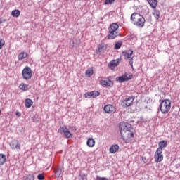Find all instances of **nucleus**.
Listing matches in <instances>:
<instances>
[{
	"instance_id": "nucleus-7",
	"label": "nucleus",
	"mask_w": 180,
	"mask_h": 180,
	"mask_svg": "<svg viewBox=\"0 0 180 180\" xmlns=\"http://www.w3.org/2000/svg\"><path fill=\"white\" fill-rule=\"evenodd\" d=\"M22 77L26 80L32 78V69L30 67L27 66L22 70Z\"/></svg>"
},
{
	"instance_id": "nucleus-14",
	"label": "nucleus",
	"mask_w": 180,
	"mask_h": 180,
	"mask_svg": "<svg viewBox=\"0 0 180 180\" xmlns=\"http://www.w3.org/2000/svg\"><path fill=\"white\" fill-rule=\"evenodd\" d=\"M10 146L13 150H20V143L18 140L12 141Z\"/></svg>"
},
{
	"instance_id": "nucleus-35",
	"label": "nucleus",
	"mask_w": 180,
	"mask_h": 180,
	"mask_svg": "<svg viewBox=\"0 0 180 180\" xmlns=\"http://www.w3.org/2000/svg\"><path fill=\"white\" fill-rule=\"evenodd\" d=\"M15 115H16V116H18V117L22 116V114L20 113V112H16Z\"/></svg>"
},
{
	"instance_id": "nucleus-33",
	"label": "nucleus",
	"mask_w": 180,
	"mask_h": 180,
	"mask_svg": "<svg viewBox=\"0 0 180 180\" xmlns=\"http://www.w3.org/2000/svg\"><path fill=\"white\" fill-rule=\"evenodd\" d=\"M37 179H39V180H44V174H38Z\"/></svg>"
},
{
	"instance_id": "nucleus-37",
	"label": "nucleus",
	"mask_w": 180,
	"mask_h": 180,
	"mask_svg": "<svg viewBox=\"0 0 180 180\" xmlns=\"http://www.w3.org/2000/svg\"><path fill=\"white\" fill-rule=\"evenodd\" d=\"M4 22H5V19L3 20H0V25H1V23H4Z\"/></svg>"
},
{
	"instance_id": "nucleus-29",
	"label": "nucleus",
	"mask_w": 180,
	"mask_h": 180,
	"mask_svg": "<svg viewBox=\"0 0 180 180\" xmlns=\"http://www.w3.org/2000/svg\"><path fill=\"white\" fill-rule=\"evenodd\" d=\"M63 172H64V171L61 168H58V169H55V174L58 176H60V175H61V174H63Z\"/></svg>"
},
{
	"instance_id": "nucleus-38",
	"label": "nucleus",
	"mask_w": 180,
	"mask_h": 180,
	"mask_svg": "<svg viewBox=\"0 0 180 180\" xmlns=\"http://www.w3.org/2000/svg\"><path fill=\"white\" fill-rule=\"evenodd\" d=\"M131 68L133 70H134V68L133 67V64H132V65H131Z\"/></svg>"
},
{
	"instance_id": "nucleus-20",
	"label": "nucleus",
	"mask_w": 180,
	"mask_h": 180,
	"mask_svg": "<svg viewBox=\"0 0 180 180\" xmlns=\"http://www.w3.org/2000/svg\"><path fill=\"white\" fill-rule=\"evenodd\" d=\"M19 89L23 92H26V91H29V86L25 83H22L19 85Z\"/></svg>"
},
{
	"instance_id": "nucleus-24",
	"label": "nucleus",
	"mask_w": 180,
	"mask_h": 180,
	"mask_svg": "<svg viewBox=\"0 0 180 180\" xmlns=\"http://www.w3.org/2000/svg\"><path fill=\"white\" fill-rule=\"evenodd\" d=\"M86 144L88 147H94V146H95V139L92 138H89L87 140Z\"/></svg>"
},
{
	"instance_id": "nucleus-19",
	"label": "nucleus",
	"mask_w": 180,
	"mask_h": 180,
	"mask_svg": "<svg viewBox=\"0 0 180 180\" xmlns=\"http://www.w3.org/2000/svg\"><path fill=\"white\" fill-rule=\"evenodd\" d=\"M148 4L153 8V9H155L157 8V5H158V0H147Z\"/></svg>"
},
{
	"instance_id": "nucleus-11",
	"label": "nucleus",
	"mask_w": 180,
	"mask_h": 180,
	"mask_svg": "<svg viewBox=\"0 0 180 180\" xmlns=\"http://www.w3.org/2000/svg\"><path fill=\"white\" fill-rule=\"evenodd\" d=\"M155 160L156 162H161L164 160V155H162V150H156L155 153Z\"/></svg>"
},
{
	"instance_id": "nucleus-4",
	"label": "nucleus",
	"mask_w": 180,
	"mask_h": 180,
	"mask_svg": "<svg viewBox=\"0 0 180 180\" xmlns=\"http://www.w3.org/2000/svg\"><path fill=\"white\" fill-rule=\"evenodd\" d=\"M58 133L63 134L66 139H71L72 137V134H71L67 127H60L58 130Z\"/></svg>"
},
{
	"instance_id": "nucleus-9",
	"label": "nucleus",
	"mask_w": 180,
	"mask_h": 180,
	"mask_svg": "<svg viewBox=\"0 0 180 180\" xmlns=\"http://www.w3.org/2000/svg\"><path fill=\"white\" fill-rule=\"evenodd\" d=\"M133 78V75L127 76V74L125 73L124 75H122L120 77H116V81H118L120 84H122L123 82H126L127 81H130Z\"/></svg>"
},
{
	"instance_id": "nucleus-28",
	"label": "nucleus",
	"mask_w": 180,
	"mask_h": 180,
	"mask_svg": "<svg viewBox=\"0 0 180 180\" xmlns=\"http://www.w3.org/2000/svg\"><path fill=\"white\" fill-rule=\"evenodd\" d=\"M85 74L89 77H92V75H94V69H88L87 70H86Z\"/></svg>"
},
{
	"instance_id": "nucleus-5",
	"label": "nucleus",
	"mask_w": 180,
	"mask_h": 180,
	"mask_svg": "<svg viewBox=\"0 0 180 180\" xmlns=\"http://www.w3.org/2000/svg\"><path fill=\"white\" fill-rule=\"evenodd\" d=\"M134 99H136V97L134 96L127 97L121 103V106H122V108H129V106H131V105H133V102H134Z\"/></svg>"
},
{
	"instance_id": "nucleus-3",
	"label": "nucleus",
	"mask_w": 180,
	"mask_h": 180,
	"mask_svg": "<svg viewBox=\"0 0 180 180\" xmlns=\"http://www.w3.org/2000/svg\"><path fill=\"white\" fill-rule=\"evenodd\" d=\"M159 102V109L160 110V112L163 115H167L168 112L171 110V100L169 99H165V100H160Z\"/></svg>"
},
{
	"instance_id": "nucleus-8",
	"label": "nucleus",
	"mask_w": 180,
	"mask_h": 180,
	"mask_svg": "<svg viewBox=\"0 0 180 180\" xmlns=\"http://www.w3.org/2000/svg\"><path fill=\"white\" fill-rule=\"evenodd\" d=\"M103 110L105 113H108L109 115H113V113H116V108L112 104H108L105 105Z\"/></svg>"
},
{
	"instance_id": "nucleus-34",
	"label": "nucleus",
	"mask_w": 180,
	"mask_h": 180,
	"mask_svg": "<svg viewBox=\"0 0 180 180\" xmlns=\"http://www.w3.org/2000/svg\"><path fill=\"white\" fill-rule=\"evenodd\" d=\"M96 180H108L106 177H99L98 176H96Z\"/></svg>"
},
{
	"instance_id": "nucleus-10",
	"label": "nucleus",
	"mask_w": 180,
	"mask_h": 180,
	"mask_svg": "<svg viewBox=\"0 0 180 180\" xmlns=\"http://www.w3.org/2000/svg\"><path fill=\"white\" fill-rule=\"evenodd\" d=\"M100 95L101 93L98 91H88L84 94V98L91 99V98H97V96H99Z\"/></svg>"
},
{
	"instance_id": "nucleus-26",
	"label": "nucleus",
	"mask_w": 180,
	"mask_h": 180,
	"mask_svg": "<svg viewBox=\"0 0 180 180\" xmlns=\"http://www.w3.org/2000/svg\"><path fill=\"white\" fill-rule=\"evenodd\" d=\"M153 16H155L156 20H158V19H160V11H158V9L155 8L153 12Z\"/></svg>"
},
{
	"instance_id": "nucleus-22",
	"label": "nucleus",
	"mask_w": 180,
	"mask_h": 180,
	"mask_svg": "<svg viewBox=\"0 0 180 180\" xmlns=\"http://www.w3.org/2000/svg\"><path fill=\"white\" fill-rule=\"evenodd\" d=\"M32 105H33V101L30 98H27L25 101V108H32Z\"/></svg>"
},
{
	"instance_id": "nucleus-18",
	"label": "nucleus",
	"mask_w": 180,
	"mask_h": 180,
	"mask_svg": "<svg viewBox=\"0 0 180 180\" xmlns=\"http://www.w3.org/2000/svg\"><path fill=\"white\" fill-rule=\"evenodd\" d=\"M110 153H111V154H115V153H117V151H119V145L115 144V145H112L110 149H109Z\"/></svg>"
},
{
	"instance_id": "nucleus-6",
	"label": "nucleus",
	"mask_w": 180,
	"mask_h": 180,
	"mask_svg": "<svg viewBox=\"0 0 180 180\" xmlns=\"http://www.w3.org/2000/svg\"><path fill=\"white\" fill-rule=\"evenodd\" d=\"M122 55L125 56V60H129V65L133 64V49H129V51H123Z\"/></svg>"
},
{
	"instance_id": "nucleus-23",
	"label": "nucleus",
	"mask_w": 180,
	"mask_h": 180,
	"mask_svg": "<svg viewBox=\"0 0 180 180\" xmlns=\"http://www.w3.org/2000/svg\"><path fill=\"white\" fill-rule=\"evenodd\" d=\"M26 57H27V53L21 52L18 54V58L19 61H20L22 60H25V58H26Z\"/></svg>"
},
{
	"instance_id": "nucleus-30",
	"label": "nucleus",
	"mask_w": 180,
	"mask_h": 180,
	"mask_svg": "<svg viewBox=\"0 0 180 180\" xmlns=\"http://www.w3.org/2000/svg\"><path fill=\"white\" fill-rule=\"evenodd\" d=\"M23 180H34V175L28 174L26 177L23 179Z\"/></svg>"
},
{
	"instance_id": "nucleus-25",
	"label": "nucleus",
	"mask_w": 180,
	"mask_h": 180,
	"mask_svg": "<svg viewBox=\"0 0 180 180\" xmlns=\"http://www.w3.org/2000/svg\"><path fill=\"white\" fill-rule=\"evenodd\" d=\"M11 15L13 18H19V16H20V11L13 10L11 13Z\"/></svg>"
},
{
	"instance_id": "nucleus-1",
	"label": "nucleus",
	"mask_w": 180,
	"mask_h": 180,
	"mask_svg": "<svg viewBox=\"0 0 180 180\" xmlns=\"http://www.w3.org/2000/svg\"><path fill=\"white\" fill-rule=\"evenodd\" d=\"M120 131L121 137L125 143H130L131 139L134 137V128L128 122L120 124Z\"/></svg>"
},
{
	"instance_id": "nucleus-12",
	"label": "nucleus",
	"mask_w": 180,
	"mask_h": 180,
	"mask_svg": "<svg viewBox=\"0 0 180 180\" xmlns=\"http://www.w3.org/2000/svg\"><path fill=\"white\" fill-rule=\"evenodd\" d=\"M120 63V59L117 58L116 60H112L108 63V67L110 68V70H112L114 71L115 68L119 65Z\"/></svg>"
},
{
	"instance_id": "nucleus-31",
	"label": "nucleus",
	"mask_w": 180,
	"mask_h": 180,
	"mask_svg": "<svg viewBox=\"0 0 180 180\" xmlns=\"http://www.w3.org/2000/svg\"><path fill=\"white\" fill-rule=\"evenodd\" d=\"M115 2V0H105L104 2V5H112Z\"/></svg>"
},
{
	"instance_id": "nucleus-15",
	"label": "nucleus",
	"mask_w": 180,
	"mask_h": 180,
	"mask_svg": "<svg viewBox=\"0 0 180 180\" xmlns=\"http://www.w3.org/2000/svg\"><path fill=\"white\" fill-rule=\"evenodd\" d=\"M101 84L103 86H108V88H112L113 86V85H115L113 82L110 79H109L108 82L107 80H102Z\"/></svg>"
},
{
	"instance_id": "nucleus-16",
	"label": "nucleus",
	"mask_w": 180,
	"mask_h": 180,
	"mask_svg": "<svg viewBox=\"0 0 180 180\" xmlns=\"http://www.w3.org/2000/svg\"><path fill=\"white\" fill-rule=\"evenodd\" d=\"M108 39L109 40H113V39H116L117 36H120V34L119 32H108Z\"/></svg>"
},
{
	"instance_id": "nucleus-13",
	"label": "nucleus",
	"mask_w": 180,
	"mask_h": 180,
	"mask_svg": "<svg viewBox=\"0 0 180 180\" xmlns=\"http://www.w3.org/2000/svg\"><path fill=\"white\" fill-rule=\"evenodd\" d=\"M117 30H119V25L117 22H112L111 25H110L108 32H112V33H119Z\"/></svg>"
},
{
	"instance_id": "nucleus-2",
	"label": "nucleus",
	"mask_w": 180,
	"mask_h": 180,
	"mask_svg": "<svg viewBox=\"0 0 180 180\" xmlns=\"http://www.w3.org/2000/svg\"><path fill=\"white\" fill-rule=\"evenodd\" d=\"M131 20H133L134 22V25L137 26V27H144L146 23V18L143 15L137 13H134L131 15Z\"/></svg>"
},
{
	"instance_id": "nucleus-32",
	"label": "nucleus",
	"mask_w": 180,
	"mask_h": 180,
	"mask_svg": "<svg viewBox=\"0 0 180 180\" xmlns=\"http://www.w3.org/2000/svg\"><path fill=\"white\" fill-rule=\"evenodd\" d=\"M5 46V40L2 38H0V50Z\"/></svg>"
},
{
	"instance_id": "nucleus-27",
	"label": "nucleus",
	"mask_w": 180,
	"mask_h": 180,
	"mask_svg": "<svg viewBox=\"0 0 180 180\" xmlns=\"http://www.w3.org/2000/svg\"><path fill=\"white\" fill-rule=\"evenodd\" d=\"M123 44V42H122V41H118L114 46L115 50H119V49H120V47H122V45Z\"/></svg>"
},
{
	"instance_id": "nucleus-39",
	"label": "nucleus",
	"mask_w": 180,
	"mask_h": 180,
	"mask_svg": "<svg viewBox=\"0 0 180 180\" xmlns=\"http://www.w3.org/2000/svg\"><path fill=\"white\" fill-rule=\"evenodd\" d=\"M142 158V160H144V158Z\"/></svg>"
},
{
	"instance_id": "nucleus-36",
	"label": "nucleus",
	"mask_w": 180,
	"mask_h": 180,
	"mask_svg": "<svg viewBox=\"0 0 180 180\" xmlns=\"http://www.w3.org/2000/svg\"><path fill=\"white\" fill-rule=\"evenodd\" d=\"M98 51L101 53L102 51V46L98 47Z\"/></svg>"
},
{
	"instance_id": "nucleus-21",
	"label": "nucleus",
	"mask_w": 180,
	"mask_h": 180,
	"mask_svg": "<svg viewBox=\"0 0 180 180\" xmlns=\"http://www.w3.org/2000/svg\"><path fill=\"white\" fill-rule=\"evenodd\" d=\"M6 162V155L4 153H0V165H4Z\"/></svg>"
},
{
	"instance_id": "nucleus-17",
	"label": "nucleus",
	"mask_w": 180,
	"mask_h": 180,
	"mask_svg": "<svg viewBox=\"0 0 180 180\" xmlns=\"http://www.w3.org/2000/svg\"><path fill=\"white\" fill-rule=\"evenodd\" d=\"M159 147L158 148V150L162 151V148H165L167 147V141L163 140L159 142L158 143Z\"/></svg>"
}]
</instances>
